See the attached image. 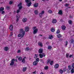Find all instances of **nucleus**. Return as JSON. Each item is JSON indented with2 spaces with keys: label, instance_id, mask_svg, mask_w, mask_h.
Masks as SVG:
<instances>
[{
  "label": "nucleus",
  "instance_id": "72a5a7b5",
  "mask_svg": "<svg viewBox=\"0 0 74 74\" xmlns=\"http://www.w3.org/2000/svg\"><path fill=\"white\" fill-rule=\"evenodd\" d=\"M48 13H49V14H52V11L51 10H49L48 12Z\"/></svg>",
  "mask_w": 74,
  "mask_h": 74
},
{
  "label": "nucleus",
  "instance_id": "c9c22d12",
  "mask_svg": "<svg viewBox=\"0 0 74 74\" xmlns=\"http://www.w3.org/2000/svg\"><path fill=\"white\" fill-rule=\"evenodd\" d=\"M50 64L51 66H52L53 64V61H51L50 63Z\"/></svg>",
  "mask_w": 74,
  "mask_h": 74
},
{
  "label": "nucleus",
  "instance_id": "680f3d73",
  "mask_svg": "<svg viewBox=\"0 0 74 74\" xmlns=\"http://www.w3.org/2000/svg\"><path fill=\"white\" fill-rule=\"evenodd\" d=\"M20 52H21V50H18L17 52V53H19Z\"/></svg>",
  "mask_w": 74,
  "mask_h": 74
},
{
  "label": "nucleus",
  "instance_id": "338daca9",
  "mask_svg": "<svg viewBox=\"0 0 74 74\" xmlns=\"http://www.w3.org/2000/svg\"><path fill=\"white\" fill-rule=\"evenodd\" d=\"M69 17L71 18H72V16H69Z\"/></svg>",
  "mask_w": 74,
  "mask_h": 74
},
{
  "label": "nucleus",
  "instance_id": "6e6552de",
  "mask_svg": "<svg viewBox=\"0 0 74 74\" xmlns=\"http://www.w3.org/2000/svg\"><path fill=\"white\" fill-rule=\"evenodd\" d=\"M38 53H42L43 52V49L42 48L40 49L38 51Z\"/></svg>",
  "mask_w": 74,
  "mask_h": 74
},
{
  "label": "nucleus",
  "instance_id": "aec40b11",
  "mask_svg": "<svg viewBox=\"0 0 74 74\" xmlns=\"http://www.w3.org/2000/svg\"><path fill=\"white\" fill-rule=\"evenodd\" d=\"M38 57V54H35V56L34 57V59H36Z\"/></svg>",
  "mask_w": 74,
  "mask_h": 74
},
{
  "label": "nucleus",
  "instance_id": "473e14b6",
  "mask_svg": "<svg viewBox=\"0 0 74 74\" xmlns=\"http://www.w3.org/2000/svg\"><path fill=\"white\" fill-rule=\"evenodd\" d=\"M68 69H69V70H71V69H72V67H71V66H68Z\"/></svg>",
  "mask_w": 74,
  "mask_h": 74
},
{
  "label": "nucleus",
  "instance_id": "20e7f679",
  "mask_svg": "<svg viewBox=\"0 0 74 74\" xmlns=\"http://www.w3.org/2000/svg\"><path fill=\"white\" fill-rule=\"evenodd\" d=\"M15 60V59H12L11 60V62L10 63V66H13L14 64V62Z\"/></svg>",
  "mask_w": 74,
  "mask_h": 74
},
{
  "label": "nucleus",
  "instance_id": "c756f323",
  "mask_svg": "<svg viewBox=\"0 0 74 74\" xmlns=\"http://www.w3.org/2000/svg\"><path fill=\"white\" fill-rule=\"evenodd\" d=\"M59 72L60 74H62L63 73V71L62 69H60V70Z\"/></svg>",
  "mask_w": 74,
  "mask_h": 74
},
{
  "label": "nucleus",
  "instance_id": "13d9d810",
  "mask_svg": "<svg viewBox=\"0 0 74 74\" xmlns=\"http://www.w3.org/2000/svg\"><path fill=\"white\" fill-rule=\"evenodd\" d=\"M19 12H20V10H18L17 11V13L18 14V13H19Z\"/></svg>",
  "mask_w": 74,
  "mask_h": 74
},
{
  "label": "nucleus",
  "instance_id": "dca6fc26",
  "mask_svg": "<svg viewBox=\"0 0 74 74\" xmlns=\"http://www.w3.org/2000/svg\"><path fill=\"white\" fill-rule=\"evenodd\" d=\"M9 29L11 30V31H12V30H13V26L12 25H11L9 27Z\"/></svg>",
  "mask_w": 74,
  "mask_h": 74
},
{
  "label": "nucleus",
  "instance_id": "37998d69",
  "mask_svg": "<svg viewBox=\"0 0 74 74\" xmlns=\"http://www.w3.org/2000/svg\"><path fill=\"white\" fill-rule=\"evenodd\" d=\"M66 68V67H65L63 69V71H66V70H67V69Z\"/></svg>",
  "mask_w": 74,
  "mask_h": 74
},
{
  "label": "nucleus",
  "instance_id": "5fc2aeb1",
  "mask_svg": "<svg viewBox=\"0 0 74 74\" xmlns=\"http://www.w3.org/2000/svg\"><path fill=\"white\" fill-rule=\"evenodd\" d=\"M72 56H73V54H70L69 56V57L71 58V57H72Z\"/></svg>",
  "mask_w": 74,
  "mask_h": 74
},
{
  "label": "nucleus",
  "instance_id": "6e6d98bb",
  "mask_svg": "<svg viewBox=\"0 0 74 74\" xmlns=\"http://www.w3.org/2000/svg\"><path fill=\"white\" fill-rule=\"evenodd\" d=\"M69 5V4L67 3L65 5V6H66V7H68Z\"/></svg>",
  "mask_w": 74,
  "mask_h": 74
},
{
  "label": "nucleus",
  "instance_id": "f704fd0d",
  "mask_svg": "<svg viewBox=\"0 0 74 74\" xmlns=\"http://www.w3.org/2000/svg\"><path fill=\"white\" fill-rule=\"evenodd\" d=\"M22 34H19L17 36L18 37H21V38H22V37H22Z\"/></svg>",
  "mask_w": 74,
  "mask_h": 74
},
{
  "label": "nucleus",
  "instance_id": "bb28decb",
  "mask_svg": "<svg viewBox=\"0 0 74 74\" xmlns=\"http://www.w3.org/2000/svg\"><path fill=\"white\" fill-rule=\"evenodd\" d=\"M71 72L72 74H73L74 73V68H72L71 71Z\"/></svg>",
  "mask_w": 74,
  "mask_h": 74
},
{
  "label": "nucleus",
  "instance_id": "f257e3e1",
  "mask_svg": "<svg viewBox=\"0 0 74 74\" xmlns=\"http://www.w3.org/2000/svg\"><path fill=\"white\" fill-rule=\"evenodd\" d=\"M25 1L26 3L27 4V5L28 7H29L32 5V2L30 1V0H25Z\"/></svg>",
  "mask_w": 74,
  "mask_h": 74
},
{
  "label": "nucleus",
  "instance_id": "603ef678",
  "mask_svg": "<svg viewBox=\"0 0 74 74\" xmlns=\"http://www.w3.org/2000/svg\"><path fill=\"white\" fill-rule=\"evenodd\" d=\"M12 1H10L9 2V3L10 4V5H11L12 4Z\"/></svg>",
  "mask_w": 74,
  "mask_h": 74
},
{
  "label": "nucleus",
  "instance_id": "f3484780",
  "mask_svg": "<svg viewBox=\"0 0 74 74\" xmlns=\"http://www.w3.org/2000/svg\"><path fill=\"white\" fill-rule=\"evenodd\" d=\"M38 63V62L35 61L33 62V65L34 66H36V65H37Z\"/></svg>",
  "mask_w": 74,
  "mask_h": 74
},
{
  "label": "nucleus",
  "instance_id": "864d4df0",
  "mask_svg": "<svg viewBox=\"0 0 74 74\" xmlns=\"http://www.w3.org/2000/svg\"><path fill=\"white\" fill-rule=\"evenodd\" d=\"M4 13H5V12L4 11H2L1 14H3V15L4 14Z\"/></svg>",
  "mask_w": 74,
  "mask_h": 74
},
{
  "label": "nucleus",
  "instance_id": "2eb2a0df",
  "mask_svg": "<svg viewBox=\"0 0 74 74\" xmlns=\"http://www.w3.org/2000/svg\"><path fill=\"white\" fill-rule=\"evenodd\" d=\"M53 38V36L52 35H50L49 36V38L50 40H52Z\"/></svg>",
  "mask_w": 74,
  "mask_h": 74
},
{
  "label": "nucleus",
  "instance_id": "4c0bfd02",
  "mask_svg": "<svg viewBox=\"0 0 74 74\" xmlns=\"http://www.w3.org/2000/svg\"><path fill=\"white\" fill-rule=\"evenodd\" d=\"M56 33L57 34H59V33H60V31L59 30V29H58L56 32Z\"/></svg>",
  "mask_w": 74,
  "mask_h": 74
},
{
  "label": "nucleus",
  "instance_id": "6ab92c4d",
  "mask_svg": "<svg viewBox=\"0 0 74 74\" xmlns=\"http://www.w3.org/2000/svg\"><path fill=\"white\" fill-rule=\"evenodd\" d=\"M9 49L8 47H5L4 48V50L5 51H8V50Z\"/></svg>",
  "mask_w": 74,
  "mask_h": 74
},
{
  "label": "nucleus",
  "instance_id": "69168bd1",
  "mask_svg": "<svg viewBox=\"0 0 74 74\" xmlns=\"http://www.w3.org/2000/svg\"><path fill=\"white\" fill-rule=\"evenodd\" d=\"M42 36V35H41V34L39 35L38 36Z\"/></svg>",
  "mask_w": 74,
  "mask_h": 74
},
{
  "label": "nucleus",
  "instance_id": "2f4dec72",
  "mask_svg": "<svg viewBox=\"0 0 74 74\" xmlns=\"http://www.w3.org/2000/svg\"><path fill=\"white\" fill-rule=\"evenodd\" d=\"M18 59L19 60L21 61L22 59V58L21 57H20L18 58Z\"/></svg>",
  "mask_w": 74,
  "mask_h": 74
},
{
  "label": "nucleus",
  "instance_id": "f8f14e48",
  "mask_svg": "<svg viewBox=\"0 0 74 74\" xmlns=\"http://www.w3.org/2000/svg\"><path fill=\"white\" fill-rule=\"evenodd\" d=\"M29 27H25V32H29Z\"/></svg>",
  "mask_w": 74,
  "mask_h": 74
},
{
  "label": "nucleus",
  "instance_id": "cd10ccee",
  "mask_svg": "<svg viewBox=\"0 0 74 74\" xmlns=\"http://www.w3.org/2000/svg\"><path fill=\"white\" fill-rule=\"evenodd\" d=\"M48 49H52V47L51 46H48L47 47Z\"/></svg>",
  "mask_w": 74,
  "mask_h": 74
},
{
  "label": "nucleus",
  "instance_id": "de8ad7c7",
  "mask_svg": "<svg viewBox=\"0 0 74 74\" xmlns=\"http://www.w3.org/2000/svg\"><path fill=\"white\" fill-rule=\"evenodd\" d=\"M40 61L41 62H42L43 63H44V61H43V60H42V59H40Z\"/></svg>",
  "mask_w": 74,
  "mask_h": 74
},
{
  "label": "nucleus",
  "instance_id": "79ce46f5",
  "mask_svg": "<svg viewBox=\"0 0 74 74\" xmlns=\"http://www.w3.org/2000/svg\"><path fill=\"white\" fill-rule=\"evenodd\" d=\"M30 49L29 47H27L26 48L25 51H28Z\"/></svg>",
  "mask_w": 74,
  "mask_h": 74
},
{
  "label": "nucleus",
  "instance_id": "1a4fd4ad",
  "mask_svg": "<svg viewBox=\"0 0 74 74\" xmlns=\"http://www.w3.org/2000/svg\"><path fill=\"white\" fill-rule=\"evenodd\" d=\"M59 65L57 64H55L54 65V68H55V69H58V68H59Z\"/></svg>",
  "mask_w": 74,
  "mask_h": 74
},
{
  "label": "nucleus",
  "instance_id": "a211bd4d",
  "mask_svg": "<svg viewBox=\"0 0 74 74\" xmlns=\"http://www.w3.org/2000/svg\"><path fill=\"white\" fill-rule=\"evenodd\" d=\"M51 32H55V28L52 27L51 29Z\"/></svg>",
  "mask_w": 74,
  "mask_h": 74
},
{
  "label": "nucleus",
  "instance_id": "9b49d317",
  "mask_svg": "<svg viewBox=\"0 0 74 74\" xmlns=\"http://www.w3.org/2000/svg\"><path fill=\"white\" fill-rule=\"evenodd\" d=\"M57 22V21L55 19H53L52 21V23H56Z\"/></svg>",
  "mask_w": 74,
  "mask_h": 74
},
{
  "label": "nucleus",
  "instance_id": "b1692460",
  "mask_svg": "<svg viewBox=\"0 0 74 74\" xmlns=\"http://www.w3.org/2000/svg\"><path fill=\"white\" fill-rule=\"evenodd\" d=\"M34 13L35 15H37L38 14V12L37 10H35L34 11Z\"/></svg>",
  "mask_w": 74,
  "mask_h": 74
},
{
  "label": "nucleus",
  "instance_id": "a19ab883",
  "mask_svg": "<svg viewBox=\"0 0 74 74\" xmlns=\"http://www.w3.org/2000/svg\"><path fill=\"white\" fill-rule=\"evenodd\" d=\"M69 53H66V58H69Z\"/></svg>",
  "mask_w": 74,
  "mask_h": 74
},
{
  "label": "nucleus",
  "instance_id": "c03bdc74",
  "mask_svg": "<svg viewBox=\"0 0 74 74\" xmlns=\"http://www.w3.org/2000/svg\"><path fill=\"white\" fill-rule=\"evenodd\" d=\"M6 9L7 10H10V7L8 6H7Z\"/></svg>",
  "mask_w": 74,
  "mask_h": 74
},
{
  "label": "nucleus",
  "instance_id": "774afa93",
  "mask_svg": "<svg viewBox=\"0 0 74 74\" xmlns=\"http://www.w3.org/2000/svg\"><path fill=\"white\" fill-rule=\"evenodd\" d=\"M40 74H43V73L42 72H41L40 73Z\"/></svg>",
  "mask_w": 74,
  "mask_h": 74
},
{
  "label": "nucleus",
  "instance_id": "4468645a",
  "mask_svg": "<svg viewBox=\"0 0 74 74\" xmlns=\"http://www.w3.org/2000/svg\"><path fill=\"white\" fill-rule=\"evenodd\" d=\"M66 27L64 25H62L61 27V29L63 30H66Z\"/></svg>",
  "mask_w": 74,
  "mask_h": 74
},
{
  "label": "nucleus",
  "instance_id": "423d86ee",
  "mask_svg": "<svg viewBox=\"0 0 74 74\" xmlns=\"http://www.w3.org/2000/svg\"><path fill=\"white\" fill-rule=\"evenodd\" d=\"M27 18H26L24 17L22 19V21L23 22H27Z\"/></svg>",
  "mask_w": 74,
  "mask_h": 74
},
{
  "label": "nucleus",
  "instance_id": "a878e982",
  "mask_svg": "<svg viewBox=\"0 0 74 74\" xmlns=\"http://www.w3.org/2000/svg\"><path fill=\"white\" fill-rule=\"evenodd\" d=\"M57 36L58 38H60V37H62V34H58L57 35Z\"/></svg>",
  "mask_w": 74,
  "mask_h": 74
},
{
  "label": "nucleus",
  "instance_id": "09e8293b",
  "mask_svg": "<svg viewBox=\"0 0 74 74\" xmlns=\"http://www.w3.org/2000/svg\"><path fill=\"white\" fill-rule=\"evenodd\" d=\"M22 6H21L19 7L18 9L19 10H21V9H22Z\"/></svg>",
  "mask_w": 74,
  "mask_h": 74
},
{
  "label": "nucleus",
  "instance_id": "412c9836",
  "mask_svg": "<svg viewBox=\"0 0 74 74\" xmlns=\"http://www.w3.org/2000/svg\"><path fill=\"white\" fill-rule=\"evenodd\" d=\"M26 69H27V67H24L23 68V72H25V71H26Z\"/></svg>",
  "mask_w": 74,
  "mask_h": 74
},
{
  "label": "nucleus",
  "instance_id": "052dcab7",
  "mask_svg": "<svg viewBox=\"0 0 74 74\" xmlns=\"http://www.w3.org/2000/svg\"><path fill=\"white\" fill-rule=\"evenodd\" d=\"M36 29V27H33V28H32V29L33 30H34V29Z\"/></svg>",
  "mask_w": 74,
  "mask_h": 74
},
{
  "label": "nucleus",
  "instance_id": "7ed1b4c3",
  "mask_svg": "<svg viewBox=\"0 0 74 74\" xmlns=\"http://www.w3.org/2000/svg\"><path fill=\"white\" fill-rule=\"evenodd\" d=\"M45 12L44 11H42L41 13H39V16L40 17V18H42V15L44 14V13Z\"/></svg>",
  "mask_w": 74,
  "mask_h": 74
},
{
  "label": "nucleus",
  "instance_id": "ea45409f",
  "mask_svg": "<svg viewBox=\"0 0 74 74\" xmlns=\"http://www.w3.org/2000/svg\"><path fill=\"white\" fill-rule=\"evenodd\" d=\"M70 41H71V44H72L74 43V40L73 39H71Z\"/></svg>",
  "mask_w": 74,
  "mask_h": 74
},
{
  "label": "nucleus",
  "instance_id": "5701e85b",
  "mask_svg": "<svg viewBox=\"0 0 74 74\" xmlns=\"http://www.w3.org/2000/svg\"><path fill=\"white\" fill-rule=\"evenodd\" d=\"M4 8L3 7H1L0 8V11H1H1H4Z\"/></svg>",
  "mask_w": 74,
  "mask_h": 74
},
{
  "label": "nucleus",
  "instance_id": "9d476101",
  "mask_svg": "<svg viewBox=\"0 0 74 74\" xmlns=\"http://www.w3.org/2000/svg\"><path fill=\"white\" fill-rule=\"evenodd\" d=\"M26 57H24V58H23L22 61H21V62L22 63H25L26 62V60H25V59H26Z\"/></svg>",
  "mask_w": 74,
  "mask_h": 74
},
{
  "label": "nucleus",
  "instance_id": "58836bf2",
  "mask_svg": "<svg viewBox=\"0 0 74 74\" xmlns=\"http://www.w3.org/2000/svg\"><path fill=\"white\" fill-rule=\"evenodd\" d=\"M36 62H39L40 61V59L39 58H36Z\"/></svg>",
  "mask_w": 74,
  "mask_h": 74
},
{
  "label": "nucleus",
  "instance_id": "49530a36",
  "mask_svg": "<svg viewBox=\"0 0 74 74\" xmlns=\"http://www.w3.org/2000/svg\"><path fill=\"white\" fill-rule=\"evenodd\" d=\"M22 3H20L19 4H18V7H19V6H21L22 5Z\"/></svg>",
  "mask_w": 74,
  "mask_h": 74
},
{
  "label": "nucleus",
  "instance_id": "4d7b16f0",
  "mask_svg": "<svg viewBox=\"0 0 74 74\" xmlns=\"http://www.w3.org/2000/svg\"><path fill=\"white\" fill-rule=\"evenodd\" d=\"M13 35V32H12L10 33V36H12Z\"/></svg>",
  "mask_w": 74,
  "mask_h": 74
},
{
  "label": "nucleus",
  "instance_id": "39448f33",
  "mask_svg": "<svg viewBox=\"0 0 74 74\" xmlns=\"http://www.w3.org/2000/svg\"><path fill=\"white\" fill-rule=\"evenodd\" d=\"M39 56L40 58H42L43 57H45V54L43 53L42 54H40Z\"/></svg>",
  "mask_w": 74,
  "mask_h": 74
},
{
  "label": "nucleus",
  "instance_id": "0eeeda50",
  "mask_svg": "<svg viewBox=\"0 0 74 74\" xmlns=\"http://www.w3.org/2000/svg\"><path fill=\"white\" fill-rule=\"evenodd\" d=\"M38 32V29H36L34 30V32H33L34 34H37V33Z\"/></svg>",
  "mask_w": 74,
  "mask_h": 74
},
{
  "label": "nucleus",
  "instance_id": "e2e57ef3",
  "mask_svg": "<svg viewBox=\"0 0 74 74\" xmlns=\"http://www.w3.org/2000/svg\"><path fill=\"white\" fill-rule=\"evenodd\" d=\"M36 73V71H34V72H33L32 73V74H34V73Z\"/></svg>",
  "mask_w": 74,
  "mask_h": 74
},
{
  "label": "nucleus",
  "instance_id": "0e129e2a",
  "mask_svg": "<svg viewBox=\"0 0 74 74\" xmlns=\"http://www.w3.org/2000/svg\"><path fill=\"white\" fill-rule=\"evenodd\" d=\"M16 13V11H14V14H15Z\"/></svg>",
  "mask_w": 74,
  "mask_h": 74
},
{
  "label": "nucleus",
  "instance_id": "e433bc0d",
  "mask_svg": "<svg viewBox=\"0 0 74 74\" xmlns=\"http://www.w3.org/2000/svg\"><path fill=\"white\" fill-rule=\"evenodd\" d=\"M45 70H48V66H46L44 68Z\"/></svg>",
  "mask_w": 74,
  "mask_h": 74
},
{
  "label": "nucleus",
  "instance_id": "c85d7f7f",
  "mask_svg": "<svg viewBox=\"0 0 74 74\" xmlns=\"http://www.w3.org/2000/svg\"><path fill=\"white\" fill-rule=\"evenodd\" d=\"M38 45H40V46L41 47H42V43L41 42H39L38 43Z\"/></svg>",
  "mask_w": 74,
  "mask_h": 74
},
{
  "label": "nucleus",
  "instance_id": "4be33fe9",
  "mask_svg": "<svg viewBox=\"0 0 74 74\" xmlns=\"http://www.w3.org/2000/svg\"><path fill=\"white\" fill-rule=\"evenodd\" d=\"M38 3H35L34 4V6L35 8L37 7H38Z\"/></svg>",
  "mask_w": 74,
  "mask_h": 74
},
{
  "label": "nucleus",
  "instance_id": "8fccbe9b",
  "mask_svg": "<svg viewBox=\"0 0 74 74\" xmlns=\"http://www.w3.org/2000/svg\"><path fill=\"white\" fill-rule=\"evenodd\" d=\"M72 67L73 69H74V63H73L72 64Z\"/></svg>",
  "mask_w": 74,
  "mask_h": 74
},
{
  "label": "nucleus",
  "instance_id": "3c124183",
  "mask_svg": "<svg viewBox=\"0 0 74 74\" xmlns=\"http://www.w3.org/2000/svg\"><path fill=\"white\" fill-rule=\"evenodd\" d=\"M66 42L65 46H67L68 45V41H66Z\"/></svg>",
  "mask_w": 74,
  "mask_h": 74
},
{
  "label": "nucleus",
  "instance_id": "f03ea898",
  "mask_svg": "<svg viewBox=\"0 0 74 74\" xmlns=\"http://www.w3.org/2000/svg\"><path fill=\"white\" fill-rule=\"evenodd\" d=\"M20 32L21 33H22V37H23L25 35V32L24 31L23 29H20Z\"/></svg>",
  "mask_w": 74,
  "mask_h": 74
},
{
  "label": "nucleus",
  "instance_id": "393cba45",
  "mask_svg": "<svg viewBox=\"0 0 74 74\" xmlns=\"http://www.w3.org/2000/svg\"><path fill=\"white\" fill-rule=\"evenodd\" d=\"M68 23L69 25H72L73 21L71 20H69L68 21Z\"/></svg>",
  "mask_w": 74,
  "mask_h": 74
},
{
  "label": "nucleus",
  "instance_id": "7c9ffc66",
  "mask_svg": "<svg viewBox=\"0 0 74 74\" xmlns=\"http://www.w3.org/2000/svg\"><path fill=\"white\" fill-rule=\"evenodd\" d=\"M51 62V60L50 59H49L47 60V64H49Z\"/></svg>",
  "mask_w": 74,
  "mask_h": 74
},
{
  "label": "nucleus",
  "instance_id": "a18cd8bd",
  "mask_svg": "<svg viewBox=\"0 0 74 74\" xmlns=\"http://www.w3.org/2000/svg\"><path fill=\"white\" fill-rule=\"evenodd\" d=\"M16 18H20V16L19 15H16Z\"/></svg>",
  "mask_w": 74,
  "mask_h": 74
},
{
  "label": "nucleus",
  "instance_id": "ddd939ff",
  "mask_svg": "<svg viewBox=\"0 0 74 74\" xmlns=\"http://www.w3.org/2000/svg\"><path fill=\"white\" fill-rule=\"evenodd\" d=\"M58 14H59V15H62L63 14V12H62V10H59V11L58 12Z\"/></svg>",
  "mask_w": 74,
  "mask_h": 74
},
{
  "label": "nucleus",
  "instance_id": "bf43d9fd",
  "mask_svg": "<svg viewBox=\"0 0 74 74\" xmlns=\"http://www.w3.org/2000/svg\"><path fill=\"white\" fill-rule=\"evenodd\" d=\"M16 18H17L16 20V22H18V21H19V18H18V17H17Z\"/></svg>",
  "mask_w": 74,
  "mask_h": 74
}]
</instances>
